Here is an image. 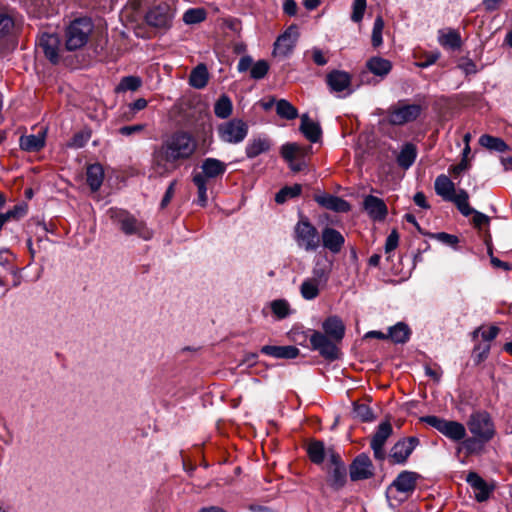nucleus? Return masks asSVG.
<instances>
[{"label": "nucleus", "instance_id": "1", "mask_svg": "<svg viewBox=\"0 0 512 512\" xmlns=\"http://www.w3.org/2000/svg\"><path fill=\"white\" fill-rule=\"evenodd\" d=\"M197 150V141L188 131L177 130L163 137L152 152V163L161 176L169 175L184 162L190 160Z\"/></svg>", "mask_w": 512, "mask_h": 512}, {"label": "nucleus", "instance_id": "2", "mask_svg": "<svg viewBox=\"0 0 512 512\" xmlns=\"http://www.w3.org/2000/svg\"><path fill=\"white\" fill-rule=\"evenodd\" d=\"M434 187L437 195L445 201L453 202L463 216L467 217L471 214L472 208L468 202L469 195L467 191L460 189L456 192L455 185L448 176L439 175L435 180Z\"/></svg>", "mask_w": 512, "mask_h": 512}, {"label": "nucleus", "instance_id": "3", "mask_svg": "<svg viewBox=\"0 0 512 512\" xmlns=\"http://www.w3.org/2000/svg\"><path fill=\"white\" fill-rule=\"evenodd\" d=\"M94 24L89 17L76 18L65 30V48L75 51L84 47L93 32Z\"/></svg>", "mask_w": 512, "mask_h": 512}, {"label": "nucleus", "instance_id": "4", "mask_svg": "<svg viewBox=\"0 0 512 512\" xmlns=\"http://www.w3.org/2000/svg\"><path fill=\"white\" fill-rule=\"evenodd\" d=\"M294 240L300 249L314 252L320 247V235L308 218L302 217L294 227Z\"/></svg>", "mask_w": 512, "mask_h": 512}, {"label": "nucleus", "instance_id": "5", "mask_svg": "<svg viewBox=\"0 0 512 512\" xmlns=\"http://www.w3.org/2000/svg\"><path fill=\"white\" fill-rule=\"evenodd\" d=\"M470 433L482 443L489 442L495 435V426L491 416L486 411H474L468 421Z\"/></svg>", "mask_w": 512, "mask_h": 512}, {"label": "nucleus", "instance_id": "6", "mask_svg": "<svg viewBox=\"0 0 512 512\" xmlns=\"http://www.w3.org/2000/svg\"><path fill=\"white\" fill-rule=\"evenodd\" d=\"M422 106L419 104H407L404 100L389 107L387 120L393 126H403L419 118L422 113Z\"/></svg>", "mask_w": 512, "mask_h": 512}, {"label": "nucleus", "instance_id": "7", "mask_svg": "<svg viewBox=\"0 0 512 512\" xmlns=\"http://www.w3.org/2000/svg\"><path fill=\"white\" fill-rule=\"evenodd\" d=\"M248 124L239 118L227 120L217 126V135L221 142L239 144L248 135Z\"/></svg>", "mask_w": 512, "mask_h": 512}, {"label": "nucleus", "instance_id": "8", "mask_svg": "<svg viewBox=\"0 0 512 512\" xmlns=\"http://www.w3.org/2000/svg\"><path fill=\"white\" fill-rule=\"evenodd\" d=\"M420 420L451 440L460 441L466 436L465 427L460 422L446 420L434 415L424 416Z\"/></svg>", "mask_w": 512, "mask_h": 512}, {"label": "nucleus", "instance_id": "9", "mask_svg": "<svg viewBox=\"0 0 512 512\" xmlns=\"http://www.w3.org/2000/svg\"><path fill=\"white\" fill-rule=\"evenodd\" d=\"M310 332L309 341L311 349L317 351L324 359L334 361L340 358V349L332 338L326 336L320 331L308 330Z\"/></svg>", "mask_w": 512, "mask_h": 512}, {"label": "nucleus", "instance_id": "10", "mask_svg": "<svg viewBox=\"0 0 512 512\" xmlns=\"http://www.w3.org/2000/svg\"><path fill=\"white\" fill-rule=\"evenodd\" d=\"M108 214L113 223L126 235L138 234L142 227V223L126 210L113 207L109 209Z\"/></svg>", "mask_w": 512, "mask_h": 512}, {"label": "nucleus", "instance_id": "11", "mask_svg": "<svg viewBox=\"0 0 512 512\" xmlns=\"http://www.w3.org/2000/svg\"><path fill=\"white\" fill-rule=\"evenodd\" d=\"M173 12L166 3L152 7L145 15L146 23L154 28L167 30L172 25Z\"/></svg>", "mask_w": 512, "mask_h": 512}, {"label": "nucleus", "instance_id": "12", "mask_svg": "<svg viewBox=\"0 0 512 512\" xmlns=\"http://www.w3.org/2000/svg\"><path fill=\"white\" fill-rule=\"evenodd\" d=\"M374 470V465L369 455L360 453L349 466V476L353 482L367 480L374 476Z\"/></svg>", "mask_w": 512, "mask_h": 512}, {"label": "nucleus", "instance_id": "13", "mask_svg": "<svg viewBox=\"0 0 512 512\" xmlns=\"http://www.w3.org/2000/svg\"><path fill=\"white\" fill-rule=\"evenodd\" d=\"M393 428L389 421L381 422L375 433L373 434L370 442V447L373 451L374 458L378 461H383L386 458L384 449L385 443L392 435Z\"/></svg>", "mask_w": 512, "mask_h": 512}, {"label": "nucleus", "instance_id": "14", "mask_svg": "<svg viewBox=\"0 0 512 512\" xmlns=\"http://www.w3.org/2000/svg\"><path fill=\"white\" fill-rule=\"evenodd\" d=\"M298 38L299 31L297 25H290L275 41L274 55L282 57L289 56L293 52Z\"/></svg>", "mask_w": 512, "mask_h": 512}, {"label": "nucleus", "instance_id": "15", "mask_svg": "<svg viewBox=\"0 0 512 512\" xmlns=\"http://www.w3.org/2000/svg\"><path fill=\"white\" fill-rule=\"evenodd\" d=\"M418 444L419 440L416 437L403 438L397 441L390 450V462L392 464H405Z\"/></svg>", "mask_w": 512, "mask_h": 512}, {"label": "nucleus", "instance_id": "16", "mask_svg": "<svg viewBox=\"0 0 512 512\" xmlns=\"http://www.w3.org/2000/svg\"><path fill=\"white\" fill-rule=\"evenodd\" d=\"M325 249L333 254L339 253L345 243L344 236L332 227H325L321 232L320 242Z\"/></svg>", "mask_w": 512, "mask_h": 512}, {"label": "nucleus", "instance_id": "17", "mask_svg": "<svg viewBox=\"0 0 512 512\" xmlns=\"http://www.w3.org/2000/svg\"><path fill=\"white\" fill-rule=\"evenodd\" d=\"M466 482L473 489L477 502L481 503L489 499L493 487H490L478 473L469 472L466 476Z\"/></svg>", "mask_w": 512, "mask_h": 512}, {"label": "nucleus", "instance_id": "18", "mask_svg": "<svg viewBox=\"0 0 512 512\" xmlns=\"http://www.w3.org/2000/svg\"><path fill=\"white\" fill-rule=\"evenodd\" d=\"M363 208L374 221L384 220L388 213L385 202L373 195H368L364 198Z\"/></svg>", "mask_w": 512, "mask_h": 512}, {"label": "nucleus", "instance_id": "19", "mask_svg": "<svg viewBox=\"0 0 512 512\" xmlns=\"http://www.w3.org/2000/svg\"><path fill=\"white\" fill-rule=\"evenodd\" d=\"M59 45L60 40L55 34H42L39 38V48L53 64L59 62Z\"/></svg>", "mask_w": 512, "mask_h": 512}, {"label": "nucleus", "instance_id": "20", "mask_svg": "<svg viewBox=\"0 0 512 512\" xmlns=\"http://www.w3.org/2000/svg\"><path fill=\"white\" fill-rule=\"evenodd\" d=\"M420 475L413 471H402L394 479L391 486L398 492L411 493L415 490Z\"/></svg>", "mask_w": 512, "mask_h": 512}, {"label": "nucleus", "instance_id": "21", "mask_svg": "<svg viewBox=\"0 0 512 512\" xmlns=\"http://www.w3.org/2000/svg\"><path fill=\"white\" fill-rule=\"evenodd\" d=\"M438 43L447 50L456 51L462 46L461 35L458 30L453 28H443L438 31Z\"/></svg>", "mask_w": 512, "mask_h": 512}, {"label": "nucleus", "instance_id": "22", "mask_svg": "<svg viewBox=\"0 0 512 512\" xmlns=\"http://www.w3.org/2000/svg\"><path fill=\"white\" fill-rule=\"evenodd\" d=\"M315 201L322 207L334 212L345 213L350 211L349 202L335 195L323 194L315 197Z\"/></svg>", "mask_w": 512, "mask_h": 512}, {"label": "nucleus", "instance_id": "23", "mask_svg": "<svg viewBox=\"0 0 512 512\" xmlns=\"http://www.w3.org/2000/svg\"><path fill=\"white\" fill-rule=\"evenodd\" d=\"M322 328L326 336L332 338L335 342H341L345 335V325L338 316H329L322 323Z\"/></svg>", "mask_w": 512, "mask_h": 512}, {"label": "nucleus", "instance_id": "24", "mask_svg": "<svg viewBox=\"0 0 512 512\" xmlns=\"http://www.w3.org/2000/svg\"><path fill=\"white\" fill-rule=\"evenodd\" d=\"M272 147V142L268 136L260 135L248 141L245 147L247 158L253 159L262 153L268 152Z\"/></svg>", "mask_w": 512, "mask_h": 512}, {"label": "nucleus", "instance_id": "25", "mask_svg": "<svg viewBox=\"0 0 512 512\" xmlns=\"http://www.w3.org/2000/svg\"><path fill=\"white\" fill-rule=\"evenodd\" d=\"M261 353L276 358V359H294L296 358L300 351L297 347L292 345L287 346H274V345H265L261 348Z\"/></svg>", "mask_w": 512, "mask_h": 512}, {"label": "nucleus", "instance_id": "26", "mask_svg": "<svg viewBox=\"0 0 512 512\" xmlns=\"http://www.w3.org/2000/svg\"><path fill=\"white\" fill-rule=\"evenodd\" d=\"M326 82L334 92H342L350 87L351 77L345 71L334 70L327 74Z\"/></svg>", "mask_w": 512, "mask_h": 512}, {"label": "nucleus", "instance_id": "27", "mask_svg": "<svg viewBox=\"0 0 512 512\" xmlns=\"http://www.w3.org/2000/svg\"><path fill=\"white\" fill-rule=\"evenodd\" d=\"M226 167L227 166L223 161L209 157L202 161V172L200 174L204 176V179L206 180L208 178H217L226 172Z\"/></svg>", "mask_w": 512, "mask_h": 512}, {"label": "nucleus", "instance_id": "28", "mask_svg": "<svg viewBox=\"0 0 512 512\" xmlns=\"http://www.w3.org/2000/svg\"><path fill=\"white\" fill-rule=\"evenodd\" d=\"M299 129L305 138L312 143H317L322 136V129L319 123L312 121L308 114H303L301 116Z\"/></svg>", "mask_w": 512, "mask_h": 512}, {"label": "nucleus", "instance_id": "29", "mask_svg": "<svg viewBox=\"0 0 512 512\" xmlns=\"http://www.w3.org/2000/svg\"><path fill=\"white\" fill-rule=\"evenodd\" d=\"M366 67L369 72L384 79L392 70V63L382 57L374 56L366 62Z\"/></svg>", "mask_w": 512, "mask_h": 512}, {"label": "nucleus", "instance_id": "30", "mask_svg": "<svg viewBox=\"0 0 512 512\" xmlns=\"http://www.w3.org/2000/svg\"><path fill=\"white\" fill-rule=\"evenodd\" d=\"M104 179V170L99 163L91 164L87 167L86 181L93 192L100 189Z\"/></svg>", "mask_w": 512, "mask_h": 512}, {"label": "nucleus", "instance_id": "31", "mask_svg": "<svg viewBox=\"0 0 512 512\" xmlns=\"http://www.w3.org/2000/svg\"><path fill=\"white\" fill-rule=\"evenodd\" d=\"M209 80V72L205 64L200 63L192 69L189 75V84L193 88L203 89Z\"/></svg>", "mask_w": 512, "mask_h": 512}, {"label": "nucleus", "instance_id": "32", "mask_svg": "<svg viewBox=\"0 0 512 512\" xmlns=\"http://www.w3.org/2000/svg\"><path fill=\"white\" fill-rule=\"evenodd\" d=\"M327 482L329 486L335 491L342 489L347 482V469L345 465H340V467H333L328 472Z\"/></svg>", "mask_w": 512, "mask_h": 512}, {"label": "nucleus", "instance_id": "33", "mask_svg": "<svg viewBox=\"0 0 512 512\" xmlns=\"http://www.w3.org/2000/svg\"><path fill=\"white\" fill-rule=\"evenodd\" d=\"M388 338L396 344H404L410 339L411 330L404 322H398L388 330Z\"/></svg>", "mask_w": 512, "mask_h": 512}, {"label": "nucleus", "instance_id": "34", "mask_svg": "<svg viewBox=\"0 0 512 512\" xmlns=\"http://www.w3.org/2000/svg\"><path fill=\"white\" fill-rule=\"evenodd\" d=\"M45 145L44 136L38 135H26L21 136L19 140V146L22 150L27 152H37L41 150Z\"/></svg>", "mask_w": 512, "mask_h": 512}, {"label": "nucleus", "instance_id": "35", "mask_svg": "<svg viewBox=\"0 0 512 512\" xmlns=\"http://www.w3.org/2000/svg\"><path fill=\"white\" fill-rule=\"evenodd\" d=\"M416 156L417 150L415 145L412 143H407L401 149L397 157V163L400 167L408 169L415 162Z\"/></svg>", "mask_w": 512, "mask_h": 512}, {"label": "nucleus", "instance_id": "36", "mask_svg": "<svg viewBox=\"0 0 512 512\" xmlns=\"http://www.w3.org/2000/svg\"><path fill=\"white\" fill-rule=\"evenodd\" d=\"M479 144L491 151L503 153L509 150V146L503 139L488 134H484L479 138Z\"/></svg>", "mask_w": 512, "mask_h": 512}, {"label": "nucleus", "instance_id": "37", "mask_svg": "<svg viewBox=\"0 0 512 512\" xmlns=\"http://www.w3.org/2000/svg\"><path fill=\"white\" fill-rule=\"evenodd\" d=\"M276 113L280 118L293 120L298 117V110L286 99L276 101Z\"/></svg>", "mask_w": 512, "mask_h": 512}, {"label": "nucleus", "instance_id": "38", "mask_svg": "<svg viewBox=\"0 0 512 512\" xmlns=\"http://www.w3.org/2000/svg\"><path fill=\"white\" fill-rule=\"evenodd\" d=\"M233 110L231 99L227 95H222L214 105V113L220 119H227Z\"/></svg>", "mask_w": 512, "mask_h": 512}, {"label": "nucleus", "instance_id": "39", "mask_svg": "<svg viewBox=\"0 0 512 512\" xmlns=\"http://www.w3.org/2000/svg\"><path fill=\"white\" fill-rule=\"evenodd\" d=\"M320 286L322 285L307 278L300 286V294L305 300H314L319 296Z\"/></svg>", "mask_w": 512, "mask_h": 512}, {"label": "nucleus", "instance_id": "40", "mask_svg": "<svg viewBox=\"0 0 512 512\" xmlns=\"http://www.w3.org/2000/svg\"><path fill=\"white\" fill-rule=\"evenodd\" d=\"M302 191V186L299 184H295L293 186H285L279 190V192L275 195V201L278 204H283L290 198H294L299 196Z\"/></svg>", "mask_w": 512, "mask_h": 512}, {"label": "nucleus", "instance_id": "41", "mask_svg": "<svg viewBox=\"0 0 512 512\" xmlns=\"http://www.w3.org/2000/svg\"><path fill=\"white\" fill-rule=\"evenodd\" d=\"M193 183L197 187L198 199L197 203L201 207H205L207 205L208 197H207V181L204 179V176L201 174H195L193 176Z\"/></svg>", "mask_w": 512, "mask_h": 512}, {"label": "nucleus", "instance_id": "42", "mask_svg": "<svg viewBox=\"0 0 512 512\" xmlns=\"http://www.w3.org/2000/svg\"><path fill=\"white\" fill-rule=\"evenodd\" d=\"M142 85V80L138 76H125L115 88L117 93L126 91H136Z\"/></svg>", "mask_w": 512, "mask_h": 512}, {"label": "nucleus", "instance_id": "43", "mask_svg": "<svg viewBox=\"0 0 512 512\" xmlns=\"http://www.w3.org/2000/svg\"><path fill=\"white\" fill-rule=\"evenodd\" d=\"M310 460L315 464H321L325 457L324 444L321 441H313L307 449Z\"/></svg>", "mask_w": 512, "mask_h": 512}, {"label": "nucleus", "instance_id": "44", "mask_svg": "<svg viewBox=\"0 0 512 512\" xmlns=\"http://www.w3.org/2000/svg\"><path fill=\"white\" fill-rule=\"evenodd\" d=\"M302 148L296 143H286L281 147V156L286 162H292L299 156H303Z\"/></svg>", "mask_w": 512, "mask_h": 512}, {"label": "nucleus", "instance_id": "45", "mask_svg": "<svg viewBox=\"0 0 512 512\" xmlns=\"http://www.w3.org/2000/svg\"><path fill=\"white\" fill-rule=\"evenodd\" d=\"M353 415L362 422H371L375 418L372 409L368 405L357 402L353 403Z\"/></svg>", "mask_w": 512, "mask_h": 512}, {"label": "nucleus", "instance_id": "46", "mask_svg": "<svg viewBox=\"0 0 512 512\" xmlns=\"http://www.w3.org/2000/svg\"><path fill=\"white\" fill-rule=\"evenodd\" d=\"M207 13L203 8H190L183 15L186 24H198L206 19Z\"/></svg>", "mask_w": 512, "mask_h": 512}, {"label": "nucleus", "instance_id": "47", "mask_svg": "<svg viewBox=\"0 0 512 512\" xmlns=\"http://www.w3.org/2000/svg\"><path fill=\"white\" fill-rule=\"evenodd\" d=\"M384 29V20L381 16H377L372 29L371 42L372 46L377 48L383 43L382 33Z\"/></svg>", "mask_w": 512, "mask_h": 512}, {"label": "nucleus", "instance_id": "48", "mask_svg": "<svg viewBox=\"0 0 512 512\" xmlns=\"http://www.w3.org/2000/svg\"><path fill=\"white\" fill-rule=\"evenodd\" d=\"M269 71V64L266 60H259L254 63L250 69V76L252 79H263Z\"/></svg>", "mask_w": 512, "mask_h": 512}, {"label": "nucleus", "instance_id": "49", "mask_svg": "<svg viewBox=\"0 0 512 512\" xmlns=\"http://www.w3.org/2000/svg\"><path fill=\"white\" fill-rule=\"evenodd\" d=\"M271 310L279 319H284L290 314L289 303L284 299L274 300L271 303Z\"/></svg>", "mask_w": 512, "mask_h": 512}, {"label": "nucleus", "instance_id": "50", "mask_svg": "<svg viewBox=\"0 0 512 512\" xmlns=\"http://www.w3.org/2000/svg\"><path fill=\"white\" fill-rule=\"evenodd\" d=\"M491 346L489 343L477 344L473 349V361L476 365L487 359Z\"/></svg>", "mask_w": 512, "mask_h": 512}, {"label": "nucleus", "instance_id": "51", "mask_svg": "<svg viewBox=\"0 0 512 512\" xmlns=\"http://www.w3.org/2000/svg\"><path fill=\"white\" fill-rule=\"evenodd\" d=\"M28 211V206L25 203H20L15 205L12 209L8 210L6 213H2L7 221L10 220H19L23 218Z\"/></svg>", "mask_w": 512, "mask_h": 512}, {"label": "nucleus", "instance_id": "52", "mask_svg": "<svg viewBox=\"0 0 512 512\" xmlns=\"http://www.w3.org/2000/svg\"><path fill=\"white\" fill-rule=\"evenodd\" d=\"M366 7V0H354L352 4L351 20L355 23L361 22L366 11Z\"/></svg>", "mask_w": 512, "mask_h": 512}, {"label": "nucleus", "instance_id": "53", "mask_svg": "<svg viewBox=\"0 0 512 512\" xmlns=\"http://www.w3.org/2000/svg\"><path fill=\"white\" fill-rule=\"evenodd\" d=\"M90 137H91V133L88 131L77 132L70 139L68 146L71 148H82L87 144Z\"/></svg>", "mask_w": 512, "mask_h": 512}, {"label": "nucleus", "instance_id": "54", "mask_svg": "<svg viewBox=\"0 0 512 512\" xmlns=\"http://www.w3.org/2000/svg\"><path fill=\"white\" fill-rule=\"evenodd\" d=\"M429 237L438 240L439 242L447 246H455L459 242V238L456 235L448 234L446 232L428 233Z\"/></svg>", "mask_w": 512, "mask_h": 512}, {"label": "nucleus", "instance_id": "55", "mask_svg": "<svg viewBox=\"0 0 512 512\" xmlns=\"http://www.w3.org/2000/svg\"><path fill=\"white\" fill-rule=\"evenodd\" d=\"M309 279L321 285H325L329 279V271L325 267H321L317 264L313 267L312 277Z\"/></svg>", "mask_w": 512, "mask_h": 512}, {"label": "nucleus", "instance_id": "56", "mask_svg": "<svg viewBox=\"0 0 512 512\" xmlns=\"http://www.w3.org/2000/svg\"><path fill=\"white\" fill-rule=\"evenodd\" d=\"M146 127L147 124L144 123L122 126L118 129V133L122 136L130 137L132 135L141 134Z\"/></svg>", "mask_w": 512, "mask_h": 512}, {"label": "nucleus", "instance_id": "57", "mask_svg": "<svg viewBox=\"0 0 512 512\" xmlns=\"http://www.w3.org/2000/svg\"><path fill=\"white\" fill-rule=\"evenodd\" d=\"M13 27V19L7 14L0 13V37L7 35Z\"/></svg>", "mask_w": 512, "mask_h": 512}, {"label": "nucleus", "instance_id": "58", "mask_svg": "<svg viewBox=\"0 0 512 512\" xmlns=\"http://www.w3.org/2000/svg\"><path fill=\"white\" fill-rule=\"evenodd\" d=\"M399 235L396 230H392V232L388 235L385 242V252L390 253L395 250L398 246Z\"/></svg>", "mask_w": 512, "mask_h": 512}, {"label": "nucleus", "instance_id": "59", "mask_svg": "<svg viewBox=\"0 0 512 512\" xmlns=\"http://www.w3.org/2000/svg\"><path fill=\"white\" fill-rule=\"evenodd\" d=\"M472 214H473V223H474L475 227L481 228L483 225L489 224L490 218L486 214L479 212L473 208H472L470 215H472Z\"/></svg>", "mask_w": 512, "mask_h": 512}, {"label": "nucleus", "instance_id": "60", "mask_svg": "<svg viewBox=\"0 0 512 512\" xmlns=\"http://www.w3.org/2000/svg\"><path fill=\"white\" fill-rule=\"evenodd\" d=\"M458 68L461 69L466 75H472L477 73V67L473 60L464 59L458 64Z\"/></svg>", "mask_w": 512, "mask_h": 512}, {"label": "nucleus", "instance_id": "61", "mask_svg": "<svg viewBox=\"0 0 512 512\" xmlns=\"http://www.w3.org/2000/svg\"><path fill=\"white\" fill-rule=\"evenodd\" d=\"M176 181H172L166 189V192L161 200L160 207L165 208L171 201L175 193Z\"/></svg>", "mask_w": 512, "mask_h": 512}, {"label": "nucleus", "instance_id": "62", "mask_svg": "<svg viewBox=\"0 0 512 512\" xmlns=\"http://www.w3.org/2000/svg\"><path fill=\"white\" fill-rule=\"evenodd\" d=\"M291 336H292L293 341L297 342L298 344H300L302 346H305L307 340L310 337V332H308V331L305 332V331H299V330H292L291 331Z\"/></svg>", "mask_w": 512, "mask_h": 512}, {"label": "nucleus", "instance_id": "63", "mask_svg": "<svg viewBox=\"0 0 512 512\" xmlns=\"http://www.w3.org/2000/svg\"><path fill=\"white\" fill-rule=\"evenodd\" d=\"M298 6L294 0H285L283 3V11L288 16H295L297 14Z\"/></svg>", "mask_w": 512, "mask_h": 512}, {"label": "nucleus", "instance_id": "64", "mask_svg": "<svg viewBox=\"0 0 512 512\" xmlns=\"http://www.w3.org/2000/svg\"><path fill=\"white\" fill-rule=\"evenodd\" d=\"M499 328L497 326H490L487 330L482 331L481 336L487 343L497 337Z\"/></svg>", "mask_w": 512, "mask_h": 512}]
</instances>
